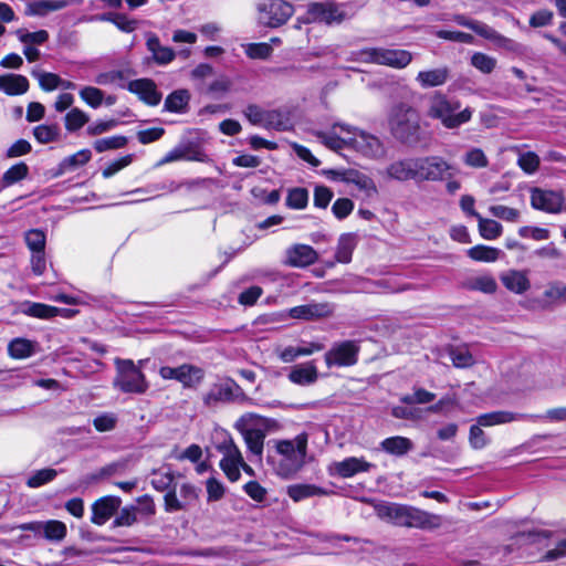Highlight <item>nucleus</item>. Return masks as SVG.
Masks as SVG:
<instances>
[{
  "mask_svg": "<svg viewBox=\"0 0 566 566\" xmlns=\"http://www.w3.org/2000/svg\"><path fill=\"white\" fill-rule=\"evenodd\" d=\"M287 495L294 501L300 502L313 496L327 495V491L314 484H293L287 486Z\"/></svg>",
  "mask_w": 566,
  "mask_h": 566,
  "instance_id": "e433bc0d",
  "label": "nucleus"
},
{
  "mask_svg": "<svg viewBox=\"0 0 566 566\" xmlns=\"http://www.w3.org/2000/svg\"><path fill=\"white\" fill-rule=\"evenodd\" d=\"M264 128L287 130L291 128V122L285 113L281 111H269L266 114Z\"/></svg>",
  "mask_w": 566,
  "mask_h": 566,
  "instance_id": "de8ad7c7",
  "label": "nucleus"
},
{
  "mask_svg": "<svg viewBox=\"0 0 566 566\" xmlns=\"http://www.w3.org/2000/svg\"><path fill=\"white\" fill-rule=\"evenodd\" d=\"M264 418L256 413H244L234 423V428L242 434L248 450L260 458L263 453L265 433L256 428V426L263 423Z\"/></svg>",
  "mask_w": 566,
  "mask_h": 566,
  "instance_id": "1a4fd4ad",
  "label": "nucleus"
},
{
  "mask_svg": "<svg viewBox=\"0 0 566 566\" xmlns=\"http://www.w3.org/2000/svg\"><path fill=\"white\" fill-rule=\"evenodd\" d=\"M336 178L340 181L353 184L359 190L364 191L366 196L373 197L377 195L378 190L374 180L364 172L356 169H340L335 171Z\"/></svg>",
  "mask_w": 566,
  "mask_h": 566,
  "instance_id": "5701e85b",
  "label": "nucleus"
},
{
  "mask_svg": "<svg viewBox=\"0 0 566 566\" xmlns=\"http://www.w3.org/2000/svg\"><path fill=\"white\" fill-rule=\"evenodd\" d=\"M504 287L515 294H524L531 289L526 270H507L500 275Z\"/></svg>",
  "mask_w": 566,
  "mask_h": 566,
  "instance_id": "393cba45",
  "label": "nucleus"
},
{
  "mask_svg": "<svg viewBox=\"0 0 566 566\" xmlns=\"http://www.w3.org/2000/svg\"><path fill=\"white\" fill-rule=\"evenodd\" d=\"M33 135L40 144H48L57 140L59 128L55 125H39L33 128Z\"/></svg>",
  "mask_w": 566,
  "mask_h": 566,
  "instance_id": "6e6d98bb",
  "label": "nucleus"
},
{
  "mask_svg": "<svg viewBox=\"0 0 566 566\" xmlns=\"http://www.w3.org/2000/svg\"><path fill=\"white\" fill-rule=\"evenodd\" d=\"M132 74L129 70H111L102 72L95 76V83L98 85H116L125 87L124 82Z\"/></svg>",
  "mask_w": 566,
  "mask_h": 566,
  "instance_id": "4c0bfd02",
  "label": "nucleus"
},
{
  "mask_svg": "<svg viewBox=\"0 0 566 566\" xmlns=\"http://www.w3.org/2000/svg\"><path fill=\"white\" fill-rule=\"evenodd\" d=\"M468 256L478 262H495L501 254L496 248L486 245H475L467 251Z\"/></svg>",
  "mask_w": 566,
  "mask_h": 566,
  "instance_id": "ea45409f",
  "label": "nucleus"
},
{
  "mask_svg": "<svg viewBox=\"0 0 566 566\" xmlns=\"http://www.w3.org/2000/svg\"><path fill=\"white\" fill-rule=\"evenodd\" d=\"M159 376L165 380H176L185 389H197L203 381L205 370L192 364H182L177 367L163 366Z\"/></svg>",
  "mask_w": 566,
  "mask_h": 566,
  "instance_id": "f8f14e48",
  "label": "nucleus"
},
{
  "mask_svg": "<svg viewBox=\"0 0 566 566\" xmlns=\"http://www.w3.org/2000/svg\"><path fill=\"white\" fill-rule=\"evenodd\" d=\"M463 163L468 167L475 168V169H482L486 168L489 166V158L483 151V149L479 147H471L469 148L463 157Z\"/></svg>",
  "mask_w": 566,
  "mask_h": 566,
  "instance_id": "a18cd8bd",
  "label": "nucleus"
},
{
  "mask_svg": "<svg viewBox=\"0 0 566 566\" xmlns=\"http://www.w3.org/2000/svg\"><path fill=\"white\" fill-rule=\"evenodd\" d=\"M233 385L232 380L213 384L203 396L205 405L214 406L218 402L230 401L233 398Z\"/></svg>",
  "mask_w": 566,
  "mask_h": 566,
  "instance_id": "bb28decb",
  "label": "nucleus"
},
{
  "mask_svg": "<svg viewBox=\"0 0 566 566\" xmlns=\"http://www.w3.org/2000/svg\"><path fill=\"white\" fill-rule=\"evenodd\" d=\"M324 345L321 343H308L305 346H287L277 349V357L283 363H293L302 356H310L316 352H321Z\"/></svg>",
  "mask_w": 566,
  "mask_h": 566,
  "instance_id": "cd10ccee",
  "label": "nucleus"
},
{
  "mask_svg": "<svg viewBox=\"0 0 566 566\" xmlns=\"http://www.w3.org/2000/svg\"><path fill=\"white\" fill-rule=\"evenodd\" d=\"M526 419L525 413H513L510 411H492L483 413L476 418V422L482 427H492L496 424L509 423L516 420Z\"/></svg>",
  "mask_w": 566,
  "mask_h": 566,
  "instance_id": "c756f323",
  "label": "nucleus"
},
{
  "mask_svg": "<svg viewBox=\"0 0 566 566\" xmlns=\"http://www.w3.org/2000/svg\"><path fill=\"white\" fill-rule=\"evenodd\" d=\"M75 0H41L28 6L27 13L30 15H45L50 11H57L72 4Z\"/></svg>",
  "mask_w": 566,
  "mask_h": 566,
  "instance_id": "c9c22d12",
  "label": "nucleus"
},
{
  "mask_svg": "<svg viewBox=\"0 0 566 566\" xmlns=\"http://www.w3.org/2000/svg\"><path fill=\"white\" fill-rule=\"evenodd\" d=\"M454 21L458 24L474 31L480 36L492 41L493 44L499 49H503V50H506L510 52H517L521 49V45L517 42L500 34L493 28H491L490 25H488L481 21L471 20V19L465 18L464 15H457L454 18Z\"/></svg>",
  "mask_w": 566,
  "mask_h": 566,
  "instance_id": "ddd939ff",
  "label": "nucleus"
},
{
  "mask_svg": "<svg viewBox=\"0 0 566 566\" xmlns=\"http://www.w3.org/2000/svg\"><path fill=\"white\" fill-rule=\"evenodd\" d=\"M349 135L348 148H353L365 157L378 159L385 156V147L380 139L374 135L352 126H340Z\"/></svg>",
  "mask_w": 566,
  "mask_h": 566,
  "instance_id": "9b49d317",
  "label": "nucleus"
},
{
  "mask_svg": "<svg viewBox=\"0 0 566 566\" xmlns=\"http://www.w3.org/2000/svg\"><path fill=\"white\" fill-rule=\"evenodd\" d=\"M489 211L493 217L507 222H517L521 216L517 209L503 205L491 206Z\"/></svg>",
  "mask_w": 566,
  "mask_h": 566,
  "instance_id": "13d9d810",
  "label": "nucleus"
},
{
  "mask_svg": "<svg viewBox=\"0 0 566 566\" xmlns=\"http://www.w3.org/2000/svg\"><path fill=\"white\" fill-rule=\"evenodd\" d=\"M317 259L318 254L311 245L296 243L285 250L284 264L292 268H306Z\"/></svg>",
  "mask_w": 566,
  "mask_h": 566,
  "instance_id": "6ab92c4d",
  "label": "nucleus"
},
{
  "mask_svg": "<svg viewBox=\"0 0 566 566\" xmlns=\"http://www.w3.org/2000/svg\"><path fill=\"white\" fill-rule=\"evenodd\" d=\"M335 311V306L332 303L323 302V303H308L304 305H298L292 307L289 311V315L292 318L304 319V321H316L321 318H326L333 315Z\"/></svg>",
  "mask_w": 566,
  "mask_h": 566,
  "instance_id": "a211bd4d",
  "label": "nucleus"
},
{
  "mask_svg": "<svg viewBox=\"0 0 566 566\" xmlns=\"http://www.w3.org/2000/svg\"><path fill=\"white\" fill-rule=\"evenodd\" d=\"M66 525L57 520L44 522L43 537L48 541L61 542L66 537Z\"/></svg>",
  "mask_w": 566,
  "mask_h": 566,
  "instance_id": "c03bdc74",
  "label": "nucleus"
},
{
  "mask_svg": "<svg viewBox=\"0 0 566 566\" xmlns=\"http://www.w3.org/2000/svg\"><path fill=\"white\" fill-rule=\"evenodd\" d=\"M346 19L345 12L342 10L340 4L334 0H326L322 2H311L307 4L305 22L306 23H340Z\"/></svg>",
  "mask_w": 566,
  "mask_h": 566,
  "instance_id": "4468645a",
  "label": "nucleus"
},
{
  "mask_svg": "<svg viewBox=\"0 0 566 566\" xmlns=\"http://www.w3.org/2000/svg\"><path fill=\"white\" fill-rule=\"evenodd\" d=\"M526 419L563 422L566 421V407L548 409L544 415H526Z\"/></svg>",
  "mask_w": 566,
  "mask_h": 566,
  "instance_id": "69168bd1",
  "label": "nucleus"
},
{
  "mask_svg": "<svg viewBox=\"0 0 566 566\" xmlns=\"http://www.w3.org/2000/svg\"><path fill=\"white\" fill-rule=\"evenodd\" d=\"M80 97L91 107L97 108L104 102V92L94 86H84L80 91Z\"/></svg>",
  "mask_w": 566,
  "mask_h": 566,
  "instance_id": "5fc2aeb1",
  "label": "nucleus"
},
{
  "mask_svg": "<svg viewBox=\"0 0 566 566\" xmlns=\"http://www.w3.org/2000/svg\"><path fill=\"white\" fill-rule=\"evenodd\" d=\"M306 433H300L292 440H280L276 442V451L280 460L276 472L280 476L289 479L302 470L307 454Z\"/></svg>",
  "mask_w": 566,
  "mask_h": 566,
  "instance_id": "20e7f679",
  "label": "nucleus"
},
{
  "mask_svg": "<svg viewBox=\"0 0 566 566\" xmlns=\"http://www.w3.org/2000/svg\"><path fill=\"white\" fill-rule=\"evenodd\" d=\"M476 220L480 235L483 239L495 240L502 234L503 228L497 221L483 218L482 216H480Z\"/></svg>",
  "mask_w": 566,
  "mask_h": 566,
  "instance_id": "37998d69",
  "label": "nucleus"
},
{
  "mask_svg": "<svg viewBox=\"0 0 566 566\" xmlns=\"http://www.w3.org/2000/svg\"><path fill=\"white\" fill-rule=\"evenodd\" d=\"M19 41L25 45L30 44H43L49 39V33L45 30H39L35 32H28L23 29L17 31Z\"/></svg>",
  "mask_w": 566,
  "mask_h": 566,
  "instance_id": "e2e57ef3",
  "label": "nucleus"
},
{
  "mask_svg": "<svg viewBox=\"0 0 566 566\" xmlns=\"http://www.w3.org/2000/svg\"><path fill=\"white\" fill-rule=\"evenodd\" d=\"M287 379L297 386H311L318 379V370L313 360L291 367Z\"/></svg>",
  "mask_w": 566,
  "mask_h": 566,
  "instance_id": "b1692460",
  "label": "nucleus"
},
{
  "mask_svg": "<svg viewBox=\"0 0 566 566\" xmlns=\"http://www.w3.org/2000/svg\"><path fill=\"white\" fill-rule=\"evenodd\" d=\"M146 45L148 51L151 52L154 61L159 65H166L175 59L174 50L161 45L156 35H149Z\"/></svg>",
  "mask_w": 566,
  "mask_h": 566,
  "instance_id": "473e14b6",
  "label": "nucleus"
},
{
  "mask_svg": "<svg viewBox=\"0 0 566 566\" xmlns=\"http://www.w3.org/2000/svg\"><path fill=\"white\" fill-rule=\"evenodd\" d=\"M29 174V167L24 163H18L11 166L2 176L3 187H10L15 182L23 180Z\"/></svg>",
  "mask_w": 566,
  "mask_h": 566,
  "instance_id": "49530a36",
  "label": "nucleus"
},
{
  "mask_svg": "<svg viewBox=\"0 0 566 566\" xmlns=\"http://www.w3.org/2000/svg\"><path fill=\"white\" fill-rule=\"evenodd\" d=\"M34 352L33 343L25 338H15L8 345L10 357L15 359H24L30 357Z\"/></svg>",
  "mask_w": 566,
  "mask_h": 566,
  "instance_id": "a19ab883",
  "label": "nucleus"
},
{
  "mask_svg": "<svg viewBox=\"0 0 566 566\" xmlns=\"http://www.w3.org/2000/svg\"><path fill=\"white\" fill-rule=\"evenodd\" d=\"M273 49L269 43H250L245 46V54L250 59L265 60L271 56Z\"/></svg>",
  "mask_w": 566,
  "mask_h": 566,
  "instance_id": "774afa93",
  "label": "nucleus"
},
{
  "mask_svg": "<svg viewBox=\"0 0 566 566\" xmlns=\"http://www.w3.org/2000/svg\"><path fill=\"white\" fill-rule=\"evenodd\" d=\"M190 97L191 95L188 90H176L166 97L164 111L184 114L189 108Z\"/></svg>",
  "mask_w": 566,
  "mask_h": 566,
  "instance_id": "7c9ffc66",
  "label": "nucleus"
},
{
  "mask_svg": "<svg viewBox=\"0 0 566 566\" xmlns=\"http://www.w3.org/2000/svg\"><path fill=\"white\" fill-rule=\"evenodd\" d=\"M539 157L534 151L521 153L517 165L526 174H534L539 167Z\"/></svg>",
  "mask_w": 566,
  "mask_h": 566,
  "instance_id": "680f3d73",
  "label": "nucleus"
},
{
  "mask_svg": "<svg viewBox=\"0 0 566 566\" xmlns=\"http://www.w3.org/2000/svg\"><path fill=\"white\" fill-rule=\"evenodd\" d=\"M388 127L394 138L402 144L415 145L420 140V115L408 103L392 105L388 114Z\"/></svg>",
  "mask_w": 566,
  "mask_h": 566,
  "instance_id": "7ed1b4c3",
  "label": "nucleus"
},
{
  "mask_svg": "<svg viewBox=\"0 0 566 566\" xmlns=\"http://www.w3.org/2000/svg\"><path fill=\"white\" fill-rule=\"evenodd\" d=\"M24 313L32 317L49 319L57 315L67 317L71 314V311L66 308H59L55 306L46 305L43 303H30L28 307L24 310Z\"/></svg>",
  "mask_w": 566,
  "mask_h": 566,
  "instance_id": "f704fd0d",
  "label": "nucleus"
},
{
  "mask_svg": "<svg viewBox=\"0 0 566 566\" xmlns=\"http://www.w3.org/2000/svg\"><path fill=\"white\" fill-rule=\"evenodd\" d=\"M216 449L222 454L220 468L227 478L235 482L240 479V464H244L243 455L227 431L217 433Z\"/></svg>",
  "mask_w": 566,
  "mask_h": 566,
  "instance_id": "423d86ee",
  "label": "nucleus"
},
{
  "mask_svg": "<svg viewBox=\"0 0 566 566\" xmlns=\"http://www.w3.org/2000/svg\"><path fill=\"white\" fill-rule=\"evenodd\" d=\"M308 202V192L305 188H293L289 190L286 205L291 209H304Z\"/></svg>",
  "mask_w": 566,
  "mask_h": 566,
  "instance_id": "864d4df0",
  "label": "nucleus"
},
{
  "mask_svg": "<svg viewBox=\"0 0 566 566\" xmlns=\"http://www.w3.org/2000/svg\"><path fill=\"white\" fill-rule=\"evenodd\" d=\"M24 240L27 247L32 252H41L45 249L46 235L44 231L40 229H31L25 232Z\"/></svg>",
  "mask_w": 566,
  "mask_h": 566,
  "instance_id": "09e8293b",
  "label": "nucleus"
},
{
  "mask_svg": "<svg viewBox=\"0 0 566 566\" xmlns=\"http://www.w3.org/2000/svg\"><path fill=\"white\" fill-rule=\"evenodd\" d=\"M416 181H440L451 177L453 167L440 156L413 157Z\"/></svg>",
  "mask_w": 566,
  "mask_h": 566,
  "instance_id": "9d476101",
  "label": "nucleus"
},
{
  "mask_svg": "<svg viewBox=\"0 0 566 566\" xmlns=\"http://www.w3.org/2000/svg\"><path fill=\"white\" fill-rule=\"evenodd\" d=\"M175 479L174 472L169 467H161L151 473V485L157 491H166L170 488Z\"/></svg>",
  "mask_w": 566,
  "mask_h": 566,
  "instance_id": "79ce46f5",
  "label": "nucleus"
},
{
  "mask_svg": "<svg viewBox=\"0 0 566 566\" xmlns=\"http://www.w3.org/2000/svg\"><path fill=\"white\" fill-rule=\"evenodd\" d=\"M374 509L378 517L398 526L436 530L442 525L440 515L410 505L379 502Z\"/></svg>",
  "mask_w": 566,
  "mask_h": 566,
  "instance_id": "f257e3e1",
  "label": "nucleus"
},
{
  "mask_svg": "<svg viewBox=\"0 0 566 566\" xmlns=\"http://www.w3.org/2000/svg\"><path fill=\"white\" fill-rule=\"evenodd\" d=\"M380 449L386 453L402 457L413 449V443L409 438L395 436L382 440Z\"/></svg>",
  "mask_w": 566,
  "mask_h": 566,
  "instance_id": "2f4dec72",
  "label": "nucleus"
},
{
  "mask_svg": "<svg viewBox=\"0 0 566 566\" xmlns=\"http://www.w3.org/2000/svg\"><path fill=\"white\" fill-rule=\"evenodd\" d=\"M449 78L448 67H438L433 70L421 71L416 80L424 88L443 85Z\"/></svg>",
  "mask_w": 566,
  "mask_h": 566,
  "instance_id": "72a5a7b5",
  "label": "nucleus"
},
{
  "mask_svg": "<svg viewBox=\"0 0 566 566\" xmlns=\"http://www.w3.org/2000/svg\"><path fill=\"white\" fill-rule=\"evenodd\" d=\"M258 22L275 29L285 24L294 14V6L285 0H261L256 4Z\"/></svg>",
  "mask_w": 566,
  "mask_h": 566,
  "instance_id": "6e6552de",
  "label": "nucleus"
},
{
  "mask_svg": "<svg viewBox=\"0 0 566 566\" xmlns=\"http://www.w3.org/2000/svg\"><path fill=\"white\" fill-rule=\"evenodd\" d=\"M565 198L562 191L533 188L531 190V206L547 213H559Z\"/></svg>",
  "mask_w": 566,
  "mask_h": 566,
  "instance_id": "f3484780",
  "label": "nucleus"
},
{
  "mask_svg": "<svg viewBox=\"0 0 566 566\" xmlns=\"http://www.w3.org/2000/svg\"><path fill=\"white\" fill-rule=\"evenodd\" d=\"M470 289L483 293H494L497 289L495 279L492 275H480L471 280Z\"/></svg>",
  "mask_w": 566,
  "mask_h": 566,
  "instance_id": "0e129e2a",
  "label": "nucleus"
},
{
  "mask_svg": "<svg viewBox=\"0 0 566 566\" xmlns=\"http://www.w3.org/2000/svg\"><path fill=\"white\" fill-rule=\"evenodd\" d=\"M116 377L114 387L125 394H145L148 389V382L139 366L130 359H115Z\"/></svg>",
  "mask_w": 566,
  "mask_h": 566,
  "instance_id": "39448f33",
  "label": "nucleus"
},
{
  "mask_svg": "<svg viewBox=\"0 0 566 566\" xmlns=\"http://www.w3.org/2000/svg\"><path fill=\"white\" fill-rule=\"evenodd\" d=\"M356 247V235L353 233H345L338 240L336 260L340 263H349L352 260L353 251Z\"/></svg>",
  "mask_w": 566,
  "mask_h": 566,
  "instance_id": "58836bf2",
  "label": "nucleus"
},
{
  "mask_svg": "<svg viewBox=\"0 0 566 566\" xmlns=\"http://www.w3.org/2000/svg\"><path fill=\"white\" fill-rule=\"evenodd\" d=\"M353 60L403 69L411 62V54L406 50L368 48L353 53Z\"/></svg>",
  "mask_w": 566,
  "mask_h": 566,
  "instance_id": "0eeeda50",
  "label": "nucleus"
},
{
  "mask_svg": "<svg viewBox=\"0 0 566 566\" xmlns=\"http://www.w3.org/2000/svg\"><path fill=\"white\" fill-rule=\"evenodd\" d=\"M359 346L354 340L336 343L324 355L327 367L353 366L357 363Z\"/></svg>",
  "mask_w": 566,
  "mask_h": 566,
  "instance_id": "2eb2a0df",
  "label": "nucleus"
},
{
  "mask_svg": "<svg viewBox=\"0 0 566 566\" xmlns=\"http://www.w3.org/2000/svg\"><path fill=\"white\" fill-rule=\"evenodd\" d=\"M379 175L386 180L408 181L415 180L413 157L400 158L391 161Z\"/></svg>",
  "mask_w": 566,
  "mask_h": 566,
  "instance_id": "aec40b11",
  "label": "nucleus"
},
{
  "mask_svg": "<svg viewBox=\"0 0 566 566\" xmlns=\"http://www.w3.org/2000/svg\"><path fill=\"white\" fill-rule=\"evenodd\" d=\"M29 81L21 74L0 75V91L7 95H21L28 92Z\"/></svg>",
  "mask_w": 566,
  "mask_h": 566,
  "instance_id": "c85d7f7f",
  "label": "nucleus"
},
{
  "mask_svg": "<svg viewBox=\"0 0 566 566\" xmlns=\"http://www.w3.org/2000/svg\"><path fill=\"white\" fill-rule=\"evenodd\" d=\"M340 126H347L346 124H339L336 123L333 125L331 132H321L317 130L314 133V135L317 137V139L333 150H339L345 147H348L349 144V135L344 133L342 130Z\"/></svg>",
  "mask_w": 566,
  "mask_h": 566,
  "instance_id": "a878e982",
  "label": "nucleus"
},
{
  "mask_svg": "<svg viewBox=\"0 0 566 566\" xmlns=\"http://www.w3.org/2000/svg\"><path fill=\"white\" fill-rule=\"evenodd\" d=\"M88 115L80 108H72L65 115V128L69 132H75L82 128L87 122Z\"/></svg>",
  "mask_w": 566,
  "mask_h": 566,
  "instance_id": "8fccbe9b",
  "label": "nucleus"
},
{
  "mask_svg": "<svg viewBox=\"0 0 566 566\" xmlns=\"http://www.w3.org/2000/svg\"><path fill=\"white\" fill-rule=\"evenodd\" d=\"M56 475L57 472L54 469L38 470L28 479L27 485L32 489L40 488L54 480Z\"/></svg>",
  "mask_w": 566,
  "mask_h": 566,
  "instance_id": "4d7b16f0",
  "label": "nucleus"
},
{
  "mask_svg": "<svg viewBox=\"0 0 566 566\" xmlns=\"http://www.w3.org/2000/svg\"><path fill=\"white\" fill-rule=\"evenodd\" d=\"M375 467L374 463L367 461L364 457H348L342 461L332 462L327 471L331 476L350 479L356 474L369 472Z\"/></svg>",
  "mask_w": 566,
  "mask_h": 566,
  "instance_id": "dca6fc26",
  "label": "nucleus"
},
{
  "mask_svg": "<svg viewBox=\"0 0 566 566\" xmlns=\"http://www.w3.org/2000/svg\"><path fill=\"white\" fill-rule=\"evenodd\" d=\"M471 107L462 108L460 101L436 92L428 98L427 116L447 129H457L472 118Z\"/></svg>",
  "mask_w": 566,
  "mask_h": 566,
  "instance_id": "f03ea898",
  "label": "nucleus"
},
{
  "mask_svg": "<svg viewBox=\"0 0 566 566\" xmlns=\"http://www.w3.org/2000/svg\"><path fill=\"white\" fill-rule=\"evenodd\" d=\"M436 395L423 388L415 389L412 395H405L400 398L401 402L406 405H424L433 401Z\"/></svg>",
  "mask_w": 566,
  "mask_h": 566,
  "instance_id": "052dcab7",
  "label": "nucleus"
},
{
  "mask_svg": "<svg viewBox=\"0 0 566 566\" xmlns=\"http://www.w3.org/2000/svg\"><path fill=\"white\" fill-rule=\"evenodd\" d=\"M126 88L149 106H157L163 97L155 82L150 78L133 80L127 83Z\"/></svg>",
  "mask_w": 566,
  "mask_h": 566,
  "instance_id": "412c9836",
  "label": "nucleus"
},
{
  "mask_svg": "<svg viewBox=\"0 0 566 566\" xmlns=\"http://www.w3.org/2000/svg\"><path fill=\"white\" fill-rule=\"evenodd\" d=\"M471 64L484 74H490L496 67V59L482 53L475 52L471 57Z\"/></svg>",
  "mask_w": 566,
  "mask_h": 566,
  "instance_id": "603ef678",
  "label": "nucleus"
},
{
  "mask_svg": "<svg viewBox=\"0 0 566 566\" xmlns=\"http://www.w3.org/2000/svg\"><path fill=\"white\" fill-rule=\"evenodd\" d=\"M122 500L118 496L107 495L98 499L92 505L91 521L95 525H104L119 509Z\"/></svg>",
  "mask_w": 566,
  "mask_h": 566,
  "instance_id": "4be33fe9",
  "label": "nucleus"
},
{
  "mask_svg": "<svg viewBox=\"0 0 566 566\" xmlns=\"http://www.w3.org/2000/svg\"><path fill=\"white\" fill-rule=\"evenodd\" d=\"M127 144L125 136H112L107 138L97 139L94 142V149L97 153H103L111 149H119Z\"/></svg>",
  "mask_w": 566,
  "mask_h": 566,
  "instance_id": "bf43d9fd",
  "label": "nucleus"
},
{
  "mask_svg": "<svg viewBox=\"0 0 566 566\" xmlns=\"http://www.w3.org/2000/svg\"><path fill=\"white\" fill-rule=\"evenodd\" d=\"M91 157L92 153L90 149L78 150L77 153L66 157L62 161V167L65 169H74L88 163Z\"/></svg>",
  "mask_w": 566,
  "mask_h": 566,
  "instance_id": "338daca9",
  "label": "nucleus"
},
{
  "mask_svg": "<svg viewBox=\"0 0 566 566\" xmlns=\"http://www.w3.org/2000/svg\"><path fill=\"white\" fill-rule=\"evenodd\" d=\"M366 286L363 287V291L369 293H396L400 291H405L406 287H399L392 283L391 280H377L371 282H366Z\"/></svg>",
  "mask_w": 566,
  "mask_h": 566,
  "instance_id": "3c124183",
  "label": "nucleus"
}]
</instances>
